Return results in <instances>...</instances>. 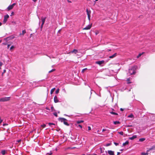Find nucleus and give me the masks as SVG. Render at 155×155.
Returning a JSON list of instances; mask_svg holds the SVG:
<instances>
[{
  "instance_id": "f257e3e1",
  "label": "nucleus",
  "mask_w": 155,
  "mask_h": 155,
  "mask_svg": "<svg viewBox=\"0 0 155 155\" xmlns=\"http://www.w3.org/2000/svg\"><path fill=\"white\" fill-rule=\"evenodd\" d=\"M137 67L136 66L132 67L131 68L129 69V73L131 75L135 74L136 73V70Z\"/></svg>"
},
{
  "instance_id": "f03ea898",
  "label": "nucleus",
  "mask_w": 155,
  "mask_h": 155,
  "mask_svg": "<svg viewBox=\"0 0 155 155\" xmlns=\"http://www.w3.org/2000/svg\"><path fill=\"white\" fill-rule=\"evenodd\" d=\"M58 120L61 122L63 123L66 126H69V124L66 121L67 120L64 118L59 117L58 119Z\"/></svg>"
},
{
  "instance_id": "7ed1b4c3",
  "label": "nucleus",
  "mask_w": 155,
  "mask_h": 155,
  "mask_svg": "<svg viewBox=\"0 0 155 155\" xmlns=\"http://www.w3.org/2000/svg\"><path fill=\"white\" fill-rule=\"evenodd\" d=\"M10 98V97H5L0 98V102H5L8 101Z\"/></svg>"
},
{
  "instance_id": "20e7f679",
  "label": "nucleus",
  "mask_w": 155,
  "mask_h": 155,
  "mask_svg": "<svg viewBox=\"0 0 155 155\" xmlns=\"http://www.w3.org/2000/svg\"><path fill=\"white\" fill-rule=\"evenodd\" d=\"M15 38V37L14 35H12L9 37H8L6 38H5L4 39V40L6 41H7L8 40L12 39H14Z\"/></svg>"
},
{
  "instance_id": "39448f33",
  "label": "nucleus",
  "mask_w": 155,
  "mask_h": 155,
  "mask_svg": "<svg viewBox=\"0 0 155 155\" xmlns=\"http://www.w3.org/2000/svg\"><path fill=\"white\" fill-rule=\"evenodd\" d=\"M45 20H40L39 22V25H40V24H41V25L40 28L41 29V30L42 28L43 25L44 24L45 22Z\"/></svg>"
},
{
  "instance_id": "423d86ee",
  "label": "nucleus",
  "mask_w": 155,
  "mask_h": 155,
  "mask_svg": "<svg viewBox=\"0 0 155 155\" xmlns=\"http://www.w3.org/2000/svg\"><path fill=\"white\" fill-rule=\"evenodd\" d=\"M15 5V3H13L12 4L8 6V7L7 8V9L8 11H9L12 9L13 8L14 6Z\"/></svg>"
},
{
  "instance_id": "0eeeda50",
  "label": "nucleus",
  "mask_w": 155,
  "mask_h": 155,
  "mask_svg": "<svg viewBox=\"0 0 155 155\" xmlns=\"http://www.w3.org/2000/svg\"><path fill=\"white\" fill-rule=\"evenodd\" d=\"M105 152L107 153L109 155H114V151L111 150H108L107 151H106Z\"/></svg>"
},
{
  "instance_id": "6e6552de",
  "label": "nucleus",
  "mask_w": 155,
  "mask_h": 155,
  "mask_svg": "<svg viewBox=\"0 0 155 155\" xmlns=\"http://www.w3.org/2000/svg\"><path fill=\"white\" fill-rule=\"evenodd\" d=\"M86 12L87 13V14L88 16V19H90V17H91L90 14H91V11L87 9H86Z\"/></svg>"
},
{
  "instance_id": "1a4fd4ad",
  "label": "nucleus",
  "mask_w": 155,
  "mask_h": 155,
  "mask_svg": "<svg viewBox=\"0 0 155 155\" xmlns=\"http://www.w3.org/2000/svg\"><path fill=\"white\" fill-rule=\"evenodd\" d=\"M92 24L91 23L88 25H87V26H86L85 28H84V30H88L91 27Z\"/></svg>"
},
{
  "instance_id": "9d476101",
  "label": "nucleus",
  "mask_w": 155,
  "mask_h": 155,
  "mask_svg": "<svg viewBox=\"0 0 155 155\" xmlns=\"http://www.w3.org/2000/svg\"><path fill=\"white\" fill-rule=\"evenodd\" d=\"M54 102L55 103H58L59 102V100L58 98V97L56 96H55L54 98Z\"/></svg>"
},
{
  "instance_id": "9b49d317",
  "label": "nucleus",
  "mask_w": 155,
  "mask_h": 155,
  "mask_svg": "<svg viewBox=\"0 0 155 155\" xmlns=\"http://www.w3.org/2000/svg\"><path fill=\"white\" fill-rule=\"evenodd\" d=\"M104 61L103 60L101 61H98L96 62V63L97 64H99V65H101L102 64L104 63Z\"/></svg>"
},
{
  "instance_id": "f8f14e48",
  "label": "nucleus",
  "mask_w": 155,
  "mask_h": 155,
  "mask_svg": "<svg viewBox=\"0 0 155 155\" xmlns=\"http://www.w3.org/2000/svg\"><path fill=\"white\" fill-rule=\"evenodd\" d=\"M137 137V136L136 135H134L132 137H129V139L130 140H133L136 138Z\"/></svg>"
},
{
  "instance_id": "ddd939ff",
  "label": "nucleus",
  "mask_w": 155,
  "mask_h": 155,
  "mask_svg": "<svg viewBox=\"0 0 155 155\" xmlns=\"http://www.w3.org/2000/svg\"><path fill=\"white\" fill-rule=\"evenodd\" d=\"M78 50L75 49H74L73 51H71L70 52L71 53H74L75 54H76L77 53H78Z\"/></svg>"
},
{
  "instance_id": "4468645a",
  "label": "nucleus",
  "mask_w": 155,
  "mask_h": 155,
  "mask_svg": "<svg viewBox=\"0 0 155 155\" xmlns=\"http://www.w3.org/2000/svg\"><path fill=\"white\" fill-rule=\"evenodd\" d=\"M84 122V120H80L77 121L76 122V123L75 124V126H77V124H80L81 123H83Z\"/></svg>"
},
{
  "instance_id": "2eb2a0df",
  "label": "nucleus",
  "mask_w": 155,
  "mask_h": 155,
  "mask_svg": "<svg viewBox=\"0 0 155 155\" xmlns=\"http://www.w3.org/2000/svg\"><path fill=\"white\" fill-rule=\"evenodd\" d=\"M117 55V53H115L113 55L110 56L109 57V58H112L115 57Z\"/></svg>"
},
{
  "instance_id": "dca6fc26",
  "label": "nucleus",
  "mask_w": 155,
  "mask_h": 155,
  "mask_svg": "<svg viewBox=\"0 0 155 155\" xmlns=\"http://www.w3.org/2000/svg\"><path fill=\"white\" fill-rule=\"evenodd\" d=\"M16 24V22L14 21H12L8 23L9 25H15Z\"/></svg>"
},
{
  "instance_id": "f3484780",
  "label": "nucleus",
  "mask_w": 155,
  "mask_h": 155,
  "mask_svg": "<svg viewBox=\"0 0 155 155\" xmlns=\"http://www.w3.org/2000/svg\"><path fill=\"white\" fill-rule=\"evenodd\" d=\"M6 150H2L1 151V153L3 155H4L6 153Z\"/></svg>"
},
{
  "instance_id": "a211bd4d",
  "label": "nucleus",
  "mask_w": 155,
  "mask_h": 155,
  "mask_svg": "<svg viewBox=\"0 0 155 155\" xmlns=\"http://www.w3.org/2000/svg\"><path fill=\"white\" fill-rule=\"evenodd\" d=\"M129 142L128 141H126L125 143H124L123 144V146H124L128 144Z\"/></svg>"
},
{
  "instance_id": "6ab92c4d",
  "label": "nucleus",
  "mask_w": 155,
  "mask_h": 155,
  "mask_svg": "<svg viewBox=\"0 0 155 155\" xmlns=\"http://www.w3.org/2000/svg\"><path fill=\"white\" fill-rule=\"evenodd\" d=\"M110 113L114 115H118V114L117 113L113 112V111H110Z\"/></svg>"
},
{
  "instance_id": "aec40b11",
  "label": "nucleus",
  "mask_w": 155,
  "mask_h": 155,
  "mask_svg": "<svg viewBox=\"0 0 155 155\" xmlns=\"http://www.w3.org/2000/svg\"><path fill=\"white\" fill-rule=\"evenodd\" d=\"M145 140V138H141L139 139V141L140 142H143Z\"/></svg>"
},
{
  "instance_id": "412c9836",
  "label": "nucleus",
  "mask_w": 155,
  "mask_h": 155,
  "mask_svg": "<svg viewBox=\"0 0 155 155\" xmlns=\"http://www.w3.org/2000/svg\"><path fill=\"white\" fill-rule=\"evenodd\" d=\"M9 17V16L8 15H5L4 17V19H7Z\"/></svg>"
},
{
  "instance_id": "4be33fe9",
  "label": "nucleus",
  "mask_w": 155,
  "mask_h": 155,
  "mask_svg": "<svg viewBox=\"0 0 155 155\" xmlns=\"http://www.w3.org/2000/svg\"><path fill=\"white\" fill-rule=\"evenodd\" d=\"M55 88H54L51 89L50 92V93L51 94H52L54 91Z\"/></svg>"
},
{
  "instance_id": "5701e85b",
  "label": "nucleus",
  "mask_w": 155,
  "mask_h": 155,
  "mask_svg": "<svg viewBox=\"0 0 155 155\" xmlns=\"http://www.w3.org/2000/svg\"><path fill=\"white\" fill-rule=\"evenodd\" d=\"M134 115L132 114H131L128 116V117L133 118H134Z\"/></svg>"
},
{
  "instance_id": "b1692460",
  "label": "nucleus",
  "mask_w": 155,
  "mask_h": 155,
  "mask_svg": "<svg viewBox=\"0 0 155 155\" xmlns=\"http://www.w3.org/2000/svg\"><path fill=\"white\" fill-rule=\"evenodd\" d=\"M120 123V122L119 121H115L114 122V124L115 125H116Z\"/></svg>"
},
{
  "instance_id": "393cba45",
  "label": "nucleus",
  "mask_w": 155,
  "mask_h": 155,
  "mask_svg": "<svg viewBox=\"0 0 155 155\" xmlns=\"http://www.w3.org/2000/svg\"><path fill=\"white\" fill-rule=\"evenodd\" d=\"M104 149L103 148H103L101 147H100V150L101 151V153H103L104 152Z\"/></svg>"
},
{
  "instance_id": "a878e982",
  "label": "nucleus",
  "mask_w": 155,
  "mask_h": 155,
  "mask_svg": "<svg viewBox=\"0 0 155 155\" xmlns=\"http://www.w3.org/2000/svg\"><path fill=\"white\" fill-rule=\"evenodd\" d=\"M25 33H26L25 30H24L22 31V34L20 33V35H21L22 34V35H24Z\"/></svg>"
},
{
  "instance_id": "bb28decb",
  "label": "nucleus",
  "mask_w": 155,
  "mask_h": 155,
  "mask_svg": "<svg viewBox=\"0 0 155 155\" xmlns=\"http://www.w3.org/2000/svg\"><path fill=\"white\" fill-rule=\"evenodd\" d=\"M141 154L142 155H148L147 153L142 152L141 153Z\"/></svg>"
},
{
  "instance_id": "cd10ccee",
  "label": "nucleus",
  "mask_w": 155,
  "mask_h": 155,
  "mask_svg": "<svg viewBox=\"0 0 155 155\" xmlns=\"http://www.w3.org/2000/svg\"><path fill=\"white\" fill-rule=\"evenodd\" d=\"M55 70V69H51V70L50 71L48 72H49V73H50L54 71Z\"/></svg>"
},
{
  "instance_id": "c85d7f7f",
  "label": "nucleus",
  "mask_w": 155,
  "mask_h": 155,
  "mask_svg": "<svg viewBox=\"0 0 155 155\" xmlns=\"http://www.w3.org/2000/svg\"><path fill=\"white\" fill-rule=\"evenodd\" d=\"M52 154V153L50 151L49 153H47L46 154V155H51Z\"/></svg>"
},
{
  "instance_id": "c756f323",
  "label": "nucleus",
  "mask_w": 155,
  "mask_h": 155,
  "mask_svg": "<svg viewBox=\"0 0 155 155\" xmlns=\"http://www.w3.org/2000/svg\"><path fill=\"white\" fill-rule=\"evenodd\" d=\"M143 52H142V53H140L137 56V58H139V57H140L143 54Z\"/></svg>"
},
{
  "instance_id": "7c9ffc66",
  "label": "nucleus",
  "mask_w": 155,
  "mask_h": 155,
  "mask_svg": "<svg viewBox=\"0 0 155 155\" xmlns=\"http://www.w3.org/2000/svg\"><path fill=\"white\" fill-rule=\"evenodd\" d=\"M48 124L50 126H51V125H55V124L53 123H49Z\"/></svg>"
},
{
  "instance_id": "2f4dec72",
  "label": "nucleus",
  "mask_w": 155,
  "mask_h": 155,
  "mask_svg": "<svg viewBox=\"0 0 155 155\" xmlns=\"http://www.w3.org/2000/svg\"><path fill=\"white\" fill-rule=\"evenodd\" d=\"M51 109L52 111H54L55 110L54 109V107L53 106H51Z\"/></svg>"
},
{
  "instance_id": "473e14b6",
  "label": "nucleus",
  "mask_w": 155,
  "mask_h": 155,
  "mask_svg": "<svg viewBox=\"0 0 155 155\" xmlns=\"http://www.w3.org/2000/svg\"><path fill=\"white\" fill-rule=\"evenodd\" d=\"M53 114L55 117H58V115H57V113L56 112H54Z\"/></svg>"
},
{
  "instance_id": "72a5a7b5",
  "label": "nucleus",
  "mask_w": 155,
  "mask_h": 155,
  "mask_svg": "<svg viewBox=\"0 0 155 155\" xmlns=\"http://www.w3.org/2000/svg\"><path fill=\"white\" fill-rule=\"evenodd\" d=\"M118 133L121 135H123V132L122 131L118 132Z\"/></svg>"
},
{
  "instance_id": "f704fd0d",
  "label": "nucleus",
  "mask_w": 155,
  "mask_h": 155,
  "mask_svg": "<svg viewBox=\"0 0 155 155\" xmlns=\"http://www.w3.org/2000/svg\"><path fill=\"white\" fill-rule=\"evenodd\" d=\"M127 83L128 84H130L131 83V82L130 81V80H129V78L127 79Z\"/></svg>"
},
{
  "instance_id": "c9c22d12",
  "label": "nucleus",
  "mask_w": 155,
  "mask_h": 155,
  "mask_svg": "<svg viewBox=\"0 0 155 155\" xmlns=\"http://www.w3.org/2000/svg\"><path fill=\"white\" fill-rule=\"evenodd\" d=\"M59 89H58L56 90L55 91V93L57 94H58L59 92Z\"/></svg>"
},
{
  "instance_id": "e433bc0d",
  "label": "nucleus",
  "mask_w": 155,
  "mask_h": 155,
  "mask_svg": "<svg viewBox=\"0 0 155 155\" xmlns=\"http://www.w3.org/2000/svg\"><path fill=\"white\" fill-rule=\"evenodd\" d=\"M87 69V68H84V69H83L81 71V72L82 73H83L84 72L85 70H86Z\"/></svg>"
},
{
  "instance_id": "4c0bfd02",
  "label": "nucleus",
  "mask_w": 155,
  "mask_h": 155,
  "mask_svg": "<svg viewBox=\"0 0 155 155\" xmlns=\"http://www.w3.org/2000/svg\"><path fill=\"white\" fill-rule=\"evenodd\" d=\"M77 127H80L81 129L82 128V126L81 125H80V124H79L78 125H77Z\"/></svg>"
},
{
  "instance_id": "58836bf2",
  "label": "nucleus",
  "mask_w": 155,
  "mask_h": 155,
  "mask_svg": "<svg viewBox=\"0 0 155 155\" xmlns=\"http://www.w3.org/2000/svg\"><path fill=\"white\" fill-rule=\"evenodd\" d=\"M14 46L12 45V46L10 48V50H12V49H13L14 48Z\"/></svg>"
},
{
  "instance_id": "ea45409f",
  "label": "nucleus",
  "mask_w": 155,
  "mask_h": 155,
  "mask_svg": "<svg viewBox=\"0 0 155 155\" xmlns=\"http://www.w3.org/2000/svg\"><path fill=\"white\" fill-rule=\"evenodd\" d=\"M111 145V143H108L106 144V146H108L110 145Z\"/></svg>"
},
{
  "instance_id": "a19ab883",
  "label": "nucleus",
  "mask_w": 155,
  "mask_h": 155,
  "mask_svg": "<svg viewBox=\"0 0 155 155\" xmlns=\"http://www.w3.org/2000/svg\"><path fill=\"white\" fill-rule=\"evenodd\" d=\"M3 64L2 63V62H0V69H1V66H2V65Z\"/></svg>"
},
{
  "instance_id": "79ce46f5",
  "label": "nucleus",
  "mask_w": 155,
  "mask_h": 155,
  "mask_svg": "<svg viewBox=\"0 0 155 155\" xmlns=\"http://www.w3.org/2000/svg\"><path fill=\"white\" fill-rule=\"evenodd\" d=\"M7 21V20H3V24L5 23Z\"/></svg>"
},
{
  "instance_id": "37998d69",
  "label": "nucleus",
  "mask_w": 155,
  "mask_h": 155,
  "mask_svg": "<svg viewBox=\"0 0 155 155\" xmlns=\"http://www.w3.org/2000/svg\"><path fill=\"white\" fill-rule=\"evenodd\" d=\"M41 127L44 128L46 127V125L45 124H43L41 125Z\"/></svg>"
},
{
  "instance_id": "c03bdc74",
  "label": "nucleus",
  "mask_w": 155,
  "mask_h": 155,
  "mask_svg": "<svg viewBox=\"0 0 155 155\" xmlns=\"http://www.w3.org/2000/svg\"><path fill=\"white\" fill-rule=\"evenodd\" d=\"M8 125V124H3V126H7Z\"/></svg>"
},
{
  "instance_id": "a18cd8bd",
  "label": "nucleus",
  "mask_w": 155,
  "mask_h": 155,
  "mask_svg": "<svg viewBox=\"0 0 155 155\" xmlns=\"http://www.w3.org/2000/svg\"><path fill=\"white\" fill-rule=\"evenodd\" d=\"M114 143L116 146H117L118 145V143L116 142H114Z\"/></svg>"
},
{
  "instance_id": "49530a36",
  "label": "nucleus",
  "mask_w": 155,
  "mask_h": 155,
  "mask_svg": "<svg viewBox=\"0 0 155 155\" xmlns=\"http://www.w3.org/2000/svg\"><path fill=\"white\" fill-rule=\"evenodd\" d=\"M88 130H91V128L90 126H88Z\"/></svg>"
},
{
  "instance_id": "de8ad7c7",
  "label": "nucleus",
  "mask_w": 155,
  "mask_h": 155,
  "mask_svg": "<svg viewBox=\"0 0 155 155\" xmlns=\"http://www.w3.org/2000/svg\"><path fill=\"white\" fill-rule=\"evenodd\" d=\"M106 129H102V131L103 132H104V131H106Z\"/></svg>"
},
{
  "instance_id": "09e8293b",
  "label": "nucleus",
  "mask_w": 155,
  "mask_h": 155,
  "mask_svg": "<svg viewBox=\"0 0 155 155\" xmlns=\"http://www.w3.org/2000/svg\"><path fill=\"white\" fill-rule=\"evenodd\" d=\"M151 150L150 149V148H149L148 150H147V152H149Z\"/></svg>"
},
{
  "instance_id": "8fccbe9b",
  "label": "nucleus",
  "mask_w": 155,
  "mask_h": 155,
  "mask_svg": "<svg viewBox=\"0 0 155 155\" xmlns=\"http://www.w3.org/2000/svg\"><path fill=\"white\" fill-rule=\"evenodd\" d=\"M120 111H122L124 110V109L123 108H120Z\"/></svg>"
},
{
  "instance_id": "3c124183",
  "label": "nucleus",
  "mask_w": 155,
  "mask_h": 155,
  "mask_svg": "<svg viewBox=\"0 0 155 155\" xmlns=\"http://www.w3.org/2000/svg\"><path fill=\"white\" fill-rule=\"evenodd\" d=\"M150 149L151 150H154L153 146H152L150 148Z\"/></svg>"
},
{
  "instance_id": "603ef678",
  "label": "nucleus",
  "mask_w": 155,
  "mask_h": 155,
  "mask_svg": "<svg viewBox=\"0 0 155 155\" xmlns=\"http://www.w3.org/2000/svg\"><path fill=\"white\" fill-rule=\"evenodd\" d=\"M10 46V45L8 44L7 46L8 48Z\"/></svg>"
},
{
  "instance_id": "864d4df0",
  "label": "nucleus",
  "mask_w": 155,
  "mask_h": 155,
  "mask_svg": "<svg viewBox=\"0 0 155 155\" xmlns=\"http://www.w3.org/2000/svg\"><path fill=\"white\" fill-rule=\"evenodd\" d=\"M153 146L154 150H155V145Z\"/></svg>"
},
{
  "instance_id": "5fc2aeb1",
  "label": "nucleus",
  "mask_w": 155,
  "mask_h": 155,
  "mask_svg": "<svg viewBox=\"0 0 155 155\" xmlns=\"http://www.w3.org/2000/svg\"><path fill=\"white\" fill-rule=\"evenodd\" d=\"M14 14V12H12L11 15H13Z\"/></svg>"
},
{
  "instance_id": "6e6d98bb",
  "label": "nucleus",
  "mask_w": 155,
  "mask_h": 155,
  "mask_svg": "<svg viewBox=\"0 0 155 155\" xmlns=\"http://www.w3.org/2000/svg\"><path fill=\"white\" fill-rule=\"evenodd\" d=\"M120 154V153L119 152H118L117 153V155H118Z\"/></svg>"
},
{
  "instance_id": "4d7b16f0",
  "label": "nucleus",
  "mask_w": 155,
  "mask_h": 155,
  "mask_svg": "<svg viewBox=\"0 0 155 155\" xmlns=\"http://www.w3.org/2000/svg\"><path fill=\"white\" fill-rule=\"evenodd\" d=\"M92 91H93L92 90H91V94H92Z\"/></svg>"
},
{
  "instance_id": "13d9d810",
  "label": "nucleus",
  "mask_w": 155,
  "mask_h": 155,
  "mask_svg": "<svg viewBox=\"0 0 155 155\" xmlns=\"http://www.w3.org/2000/svg\"><path fill=\"white\" fill-rule=\"evenodd\" d=\"M61 29L59 30H58V32H60L61 31Z\"/></svg>"
},
{
  "instance_id": "bf43d9fd",
  "label": "nucleus",
  "mask_w": 155,
  "mask_h": 155,
  "mask_svg": "<svg viewBox=\"0 0 155 155\" xmlns=\"http://www.w3.org/2000/svg\"><path fill=\"white\" fill-rule=\"evenodd\" d=\"M46 109L47 110H50L49 109V108H48V107H46Z\"/></svg>"
},
{
  "instance_id": "052dcab7",
  "label": "nucleus",
  "mask_w": 155,
  "mask_h": 155,
  "mask_svg": "<svg viewBox=\"0 0 155 155\" xmlns=\"http://www.w3.org/2000/svg\"><path fill=\"white\" fill-rule=\"evenodd\" d=\"M32 1H33L34 2H35L37 1V0H32Z\"/></svg>"
},
{
  "instance_id": "680f3d73",
  "label": "nucleus",
  "mask_w": 155,
  "mask_h": 155,
  "mask_svg": "<svg viewBox=\"0 0 155 155\" xmlns=\"http://www.w3.org/2000/svg\"><path fill=\"white\" fill-rule=\"evenodd\" d=\"M6 72V70H4L3 71V73H5Z\"/></svg>"
},
{
  "instance_id": "e2e57ef3",
  "label": "nucleus",
  "mask_w": 155,
  "mask_h": 155,
  "mask_svg": "<svg viewBox=\"0 0 155 155\" xmlns=\"http://www.w3.org/2000/svg\"><path fill=\"white\" fill-rule=\"evenodd\" d=\"M2 25V23L1 22H0V26Z\"/></svg>"
},
{
  "instance_id": "0e129e2a",
  "label": "nucleus",
  "mask_w": 155,
  "mask_h": 155,
  "mask_svg": "<svg viewBox=\"0 0 155 155\" xmlns=\"http://www.w3.org/2000/svg\"><path fill=\"white\" fill-rule=\"evenodd\" d=\"M63 90H64V91H65V92H66V91H65V89H64V88L63 89Z\"/></svg>"
},
{
  "instance_id": "69168bd1",
  "label": "nucleus",
  "mask_w": 155,
  "mask_h": 155,
  "mask_svg": "<svg viewBox=\"0 0 155 155\" xmlns=\"http://www.w3.org/2000/svg\"><path fill=\"white\" fill-rule=\"evenodd\" d=\"M68 2H71L70 1H69L68 0Z\"/></svg>"
},
{
  "instance_id": "338daca9",
  "label": "nucleus",
  "mask_w": 155,
  "mask_h": 155,
  "mask_svg": "<svg viewBox=\"0 0 155 155\" xmlns=\"http://www.w3.org/2000/svg\"><path fill=\"white\" fill-rule=\"evenodd\" d=\"M64 115L66 116H68V115L66 114H64Z\"/></svg>"
},
{
  "instance_id": "774afa93",
  "label": "nucleus",
  "mask_w": 155,
  "mask_h": 155,
  "mask_svg": "<svg viewBox=\"0 0 155 155\" xmlns=\"http://www.w3.org/2000/svg\"><path fill=\"white\" fill-rule=\"evenodd\" d=\"M20 141V140H19L18 141V142H19Z\"/></svg>"
}]
</instances>
